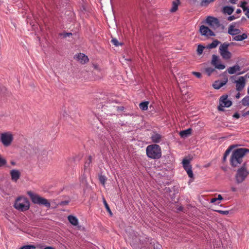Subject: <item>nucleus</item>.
Returning a JSON list of instances; mask_svg holds the SVG:
<instances>
[{
  "label": "nucleus",
  "instance_id": "nucleus-1",
  "mask_svg": "<svg viewBox=\"0 0 249 249\" xmlns=\"http://www.w3.org/2000/svg\"><path fill=\"white\" fill-rule=\"evenodd\" d=\"M247 152H249V149L245 148L234 150L230 158L231 165L234 167L239 166L243 162V158Z\"/></svg>",
  "mask_w": 249,
  "mask_h": 249
},
{
  "label": "nucleus",
  "instance_id": "nucleus-2",
  "mask_svg": "<svg viewBox=\"0 0 249 249\" xmlns=\"http://www.w3.org/2000/svg\"><path fill=\"white\" fill-rule=\"evenodd\" d=\"M146 152L147 157L151 159H159L161 157V150L158 144H151L147 146Z\"/></svg>",
  "mask_w": 249,
  "mask_h": 249
},
{
  "label": "nucleus",
  "instance_id": "nucleus-3",
  "mask_svg": "<svg viewBox=\"0 0 249 249\" xmlns=\"http://www.w3.org/2000/svg\"><path fill=\"white\" fill-rule=\"evenodd\" d=\"M30 207V203L28 199L24 196L18 197L15 200L14 207L17 210L25 212L28 210Z\"/></svg>",
  "mask_w": 249,
  "mask_h": 249
},
{
  "label": "nucleus",
  "instance_id": "nucleus-4",
  "mask_svg": "<svg viewBox=\"0 0 249 249\" xmlns=\"http://www.w3.org/2000/svg\"><path fill=\"white\" fill-rule=\"evenodd\" d=\"M249 175V171L247 169V163L244 162L242 166L239 168L235 175V181L237 184L242 183Z\"/></svg>",
  "mask_w": 249,
  "mask_h": 249
},
{
  "label": "nucleus",
  "instance_id": "nucleus-5",
  "mask_svg": "<svg viewBox=\"0 0 249 249\" xmlns=\"http://www.w3.org/2000/svg\"><path fill=\"white\" fill-rule=\"evenodd\" d=\"M27 194L30 197L33 203L44 205L48 208L51 207V204L47 199L42 197L37 194H34L31 191L28 192Z\"/></svg>",
  "mask_w": 249,
  "mask_h": 249
},
{
  "label": "nucleus",
  "instance_id": "nucleus-6",
  "mask_svg": "<svg viewBox=\"0 0 249 249\" xmlns=\"http://www.w3.org/2000/svg\"><path fill=\"white\" fill-rule=\"evenodd\" d=\"M230 45V43L224 42L219 47V53L224 59H230L232 56L231 53L228 51Z\"/></svg>",
  "mask_w": 249,
  "mask_h": 249
},
{
  "label": "nucleus",
  "instance_id": "nucleus-7",
  "mask_svg": "<svg viewBox=\"0 0 249 249\" xmlns=\"http://www.w3.org/2000/svg\"><path fill=\"white\" fill-rule=\"evenodd\" d=\"M0 138L1 143L5 147L10 146L14 139L13 135L10 132L1 133Z\"/></svg>",
  "mask_w": 249,
  "mask_h": 249
},
{
  "label": "nucleus",
  "instance_id": "nucleus-8",
  "mask_svg": "<svg viewBox=\"0 0 249 249\" xmlns=\"http://www.w3.org/2000/svg\"><path fill=\"white\" fill-rule=\"evenodd\" d=\"M220 105L218 107V109L219 111H223L224 110V107H229L232 105V102L231 100L228 99L227 95H223L220 98Z\"/></svg>",
  "mask_w": 249,
  "mask_h": 249
},
{
  "label": "nucleus",
  "instance_id": "nucleus-9",
  "mask_svg": "<svg viewBox=\"0 0 249 249\" xmlns=\"http://www.w3.org/2000/svg\"><path fill=\"white\" fill-rule=\"evenodd\" d=\"M206 22L214 30L218 28L220 26L219 20L217 18L213 17H208L206 18Z\"/></svg>",
  "mask_w": 249,
  "mask_h": 249
},
{
  "label": "nucleus",
  "instance_id": "nucleus-10",
  "mask_svg": "<svg viewBox=\"0 0 249 249\" xmlns=\"http://www.w3.org/2000/svg\"><path fill=\"white\" fill-rule=\"evenodd\" d=\"M183 167L190 178H193L194 174L192 170V166L190 164V160L184 159L182 160Z\"/></svg>",
  "mask_w": 249,
  "mask_h": 249
},
{
  "label": "nucleus",
  "instance_id": "nucleus-11",
  "mask_svg": "<svg viewBox=\"0 0 249 249\" xmlns=\"http://www.w3.org/2000/svg\"><path fill=\"white\" fill-rule=\"evenodd\" d=\"M219 59L218 57L215 55L213 54L212 55V59L211 61V64L212 65L215 67L216 69L219 70H223L225 68V66L223 64H219Z\"/></svg>",
  "mask_w": 249,
  "mask_h": 249
},
{
  "label": "nucleus",
  "instance_id": "nucleus-12",
  "mask_svg": "<svg viewBox=\"0 0 249 249\" xmlns=\"http://www.w3.org/2000/svg\"><path fill=\"white\" fill-rule=\"evenodd\" d=\"M236 83V89L238 91H241L245 86L246 79L244 76H241L237 80L235 81Z\"/></svg>",
  "mask_w": 249,
  "mask_h": 249
},
{
  "label": "nucleus",
  "instance_id": "nucleus-13",
  "mask_svg": "<svg viewBox=\"0 0 249 249\" xmlns=\"http://www.w3.org/2000/svg\"><path fill=\"white\" fill-rule=\"evenodd\" d=\"M199 31L202 35L206 36H214V33L210 30L208 27L204 25H201L200 27Z\"/></svg>",
  "mask_w": 249,
  "mask_h": 249
},
{
  "label": "nucleus",
  "instance_id": "nucleus-14",
  "mask_svg": "<svg viewBox=\"0 0 249 249\" xmlns=\"http://www.w3.org/2000/svg\"><path fill=\"white\" fill-rule=\"evenodd\" d=\"M74 58L82 64H85L89 61L88 57L83 53L75 54Z\"/></svg>",
  "mask_w": 249,
  "mask_h": 249
},
{
  "label": "nucleus",
  "instance_id": "nucleus-15",
  "mask_svg": "<svg viewBox=\"0 0 249 249\" xmlns=\"http://www.w3.org/2000/svg\"><path fill=\"white\" fill-rule=\"evenodd\" d=\"M10 174L11 177V179L15 182H17L20 177V173L18 170H12L10 171Z\"/></svg>",
  "mask_w": 249,
  "mask_h": 249
},
{
  "label": "nucleus",
  "instance_id": "nucleus-16",
  "mask_svg": "<svg viewBox=\"0 0 249 249\" xmlns=\"http://www.w3.org/2000/svg\"><path fill=\"white\" fill-rule=\"evenodd\" d=\"M228 81L227 78L224 81H216L213 84V86L215 89H218L225 85Z\"/></svg>",
  "mask_w": 249,
  "mask_h": 249
},
{
  "label": "nucleus",
  "instance_id": "nucleus-17",
  "mask_svg": "<svg viewBox=\"0 0 249 249\" xmlns=\"http://www.w3.org/2000/svg\"><path fill=\"white\" fill-rule=\"evenodd\" d=\"M241 70V67L238 65H235L232 67H229L227 71L230 74L235 73L237 71Z\"/></svg>",
  "mask_w": 249,
  "mask_h": 249
},
{
  "label": "nucleus",
  "instance_id": "nucleus-18",
  "mask_svg": "<svg viewBox=\"0 0 249 249\" xmlns=\"http://www.w3.org/2000/svg\"><path fill=\"white\" fill-rule=\"evenodd\" d=\"M228 33L232 36L236 35L240 33V30L238 29L234 28L233 25H230L228 28Z\"/></svg>",
  "mask_w": 249,
  "mask_h": 249
},
{
  "label": "nucleus",
  "instance_id": "nucleus-19",
  "mask_svg": "<svg viewBox=\"0 0 249 249\" xmlns=\"http://www.w3.org/2000/svg\"><path fill=\"white\" fill-rule=\"evenodd\" d=\"M152 142L154 143H159L161 140V136L157 133H154L151 136Z\"/></svg>",
  "mask_w": 249,
  "mask_h": 249
},
{
  "label": "nucleus",
  "instance_id": "nucleus-20",
  "mask_svg": "<svg viewBox=\"0 0 249 249\" xmlns=\"http://www.w3.org/2000/svg\"><path fill=\"white\" fill-rule=\"evenodd\" d=\"M192 130L191 128H188L186 130L181 131L179 132V135L181 138H186L191 134Z\"/></svg>",
  "mask_w": 249,
  "mask_h": 249
},
{
  "label": "nucleus",
  "instance_id": "nucleus-21",
  "mask_svg": "<svg viewBox=\"0 0 249 249\" xmlns=\"http://www.w3.org/2000/svg\"><path fill=\"white\" fill-rule=\"evenodd\" d=\"M68 219L70 223L73 226H77L78 224V219L74 216L70 215L68 216Z\"/></svg>",
  "mask_w": 249,
  "mask_h": 249
},
{
  "label": "nucleus",
  "instance_id": "nucleus-22",
  "mask_svg": "<svg viewBox=\"0 0 249 249\" xmlns=\"http://www.w3.org/2000/svg\"><path fill=\"white\" fill-rule=\"evenodd\" d=\"M180 4L179 0H175L172 2V7L170 9L171 12H175L178 9V6Z\"/></svg>",
  "mask_w": 249,
  "mask_h": 249
},
{
  "label": "nucleus",
  "instance_id": "nucleus-23",
  "mask_svg": "<svg viewBox=\"0 0 249 249\" xmlns=\"http://www.w3.org/2000/svg\"><path fill=\"white\" fill-rule=\"evenodd\" d=\"M247 38V35L246 34H243L241 35H236V36L233 38V40L235 41H242Z\"/></svg>",
  "mask_w": 249,
  "mask_h": 249
},
{
  "label": "nucleus",
  "instance_id": "nucleus-24",
  "mask_svg": "<svg viewBox=\"0 0 249 249\" xmlns=\"http://www.w3.org/2000/svg\"><path fill=\"white\" fill-rule=\"evenodd\" d=\"M223 12L224 13H226L229 15H230L233 12V9L230 6H225L223 9Z\"/></svg>",
  "mask_w": 249,
  "mask_h": 249
},
{
  "label": "nucleus",
  "instance_id": "nucleus-25",
  "mask_svg": "<svg viewBox=\"0 0 249 249\" xmlns=\"http://www.w3.org/2000/svg\"><path fill=\"white\" fill-rule=\"evenodd\" d=\"M148 102H143L139 104V107L142 110H146L148 109Z\"/></svg>",
  "mask_w": 249,
  "mask_h": 249
},
{
  "label": "nucleus",
  "instance_id": "nucleus-26",
  "mask_svg": "<svg viewBox=\"0 0 249 249\" xmlns=\"http://www.w3.org/2000/svg\"><path fill=\"white\" fill-rule=\"evenodd\" d=\"M219 43L220 42L218 40H214L208 46V48L209 49L215 48Z\"/></svg>",
  "mask_w": 249,
  "mask_h": 249
},
{
  "label": "nucleus",
  "instance_id": "nucleus-27",
  "mask_svg": "<svg viewBox=\"0 0 249 249\" xmlns=\"http://www.w3.org/2000/svg\"><path fill=\"white\" fill-rule=\"evenodd\" d=\"M232 148V146H230L225 151L223 157V161H225L226 160V158L227 156L229 155L230 153Z\"/></svg>",
  "mask_w": 249,
  "mask_h": 249
},
{
  "label": "nucleus",
  "instance_id": "nucleus-28",
  "mask_svg": "<svg viewBox=\"0 0 249 249\" xmlns=\"http://www.w3.org/2000/svg\"><path fill=\"white\" fill-rule=\"evenodd\" d=\"M242 104L244 106H249V96H246L242 100Z\"/></svg>",
  "mask_w": 249,
  "mask_h": 249
},
{
  "label": "nucleus",
  "instance_id": "nucleus-29",
  "mask_svg": "<svg viewBox=\"0 0 249 249\" xmlns=\"http://www.w3.org/2000/svg\"><path fill=\"white\" fill-rule=\"evenodd\" d=\"M205 72L207 73L208 76H210L211 74L215 71V69L212 67H208L205 69Z\"/></svg>",
  "mask_w": 249,
  "mask_h": 249
},
{
  "label": "nucleus",
  "instance_id": "nucleus-30",
  "mask_svg": "<svg viewBox=\"0 0 249 249\" xmlns=\"http://www.w3.org/2000/svg\"><path fill=\"white\" fill-rule=\"evenodd\" d=\"M92 161V157L89 156L88 159L86 160L85 163V168H88L90 164Z\"/></svg>",
  "mask_w": 249,
  "mask_h": 249
},
{
  "label": "nucleus",
  "instance_id": "nucleus-31",
  "mask_svg": "<svg viewBox=\"0 0 249 249\" xmlns=\"http://www.w3.org/2000/svg\"><path fill=\"white\" fill-rule=\"evenodd\" d=\"M204 48L205 47L203 46L198 45L197 49V54L199 55H201L202 53Z\"/></svg>",
  "mask_w": 249,
  "mask_h": 249
},
{
  "label": "nucleus",
  "instance_id": "nucleus-32",
  "mask_svg": "<svg viewBox=\"0 0 249 249\" xmlns=\"http://www.w3.org/2000/svg\"><path fill=\"white\" fill-rule=\"evenodd\" d=\"M214 0H201L200 4L202 6H206L210 3L213 1Z\"/></svg>",
  "mask_w": 249,
  "mask_h": 249
},
{
  "label": "nucleus",
  "instance_id": "nucleus-33",
  "mask_svg": "<svg viewBox=\"0 0 249 249\" xmlns=\"http://www.w3.org/2000/svg\"><path fill=\"white\" fill-rule=\"evenodd\" d=\"M103 202H104V205L107 210V211L110 214H112V213H111V211L109 208V207L108 205V204L107 203V202L106 201V200H105V198L103 199Z\"/></svg>",
  "mask_w": 249,
  "mask_h": 249
},
{
  "label": "nucleus",
  "instance_id": "nucleus-34",
  "mask_svg": "<svg viewBox=\"0 0 249 249\" xmlns=\"http://www.w3.org/2000/svg\"><path fill=\"white\" fill-rule=\"evenodd\" d=\"M6 163V160L0 155V167L5 165Z\"/></svg>",
  "mask_w": 249,
  "mask_h": 249
},
{
  "label": "nucleus",
  "instance_id": "nucleus-35",
  "mask_svg": "<svg viewBox=\"0 0 249 249\" xmlns=\"http://www.w3.org/2000/svg\"><path fill=\"white\" fill-rule=\"evenodd\" d=\"M247 4L248 3L246 1H243L241 3L240 7L243 9L244 11H246V10H247V7L246 6Z\"/></svg>",
  "mask_w": 249,
  "mask_h": 249
},
{
  "label": "nucleus",
  "instance_id": "nucleus-36",
  "mask_svg": "<svg viewBox=\"0 0 249 249\" xmlns=\"http://www.w3.org/2000/svg\"><path fill=\"white\" fill-rule=\"evenodd\" d=\"M36 247L33 245H27L21 247L20 249H35Z\"/></svg>",
  "mask_w": 249,
  "mask_h": 249
},
{
  "label": "nucleus",
  "instance_id": "nucleus-37",
  "mask_svg": "<svg viewBox=\"0 0 249 249\" xmlns=\"http://www.w3.org/2000/svg\"><path fill=\"white\" fill-rule=\"evenodd\" d=\"M99 180L102 184L104 185L106 180V178L104 176H100L99 177Z\"/></svg>",
  "mask_w": 249,
  "mask_h": 249
},
{
  "label": "nucleus",
  "instance_id": "nucleus-38",
  "mask_svg": "<svg viewBox=\"0 0 249 249\" xmlns=\"http://www.w3.org/2000/svg\"><path fill=\"white\" fill-rule=\"evenodd\" d=\"M111 43L114 45L115 46H118L119 45V43L117 39L113 38L111 40Z\"/></svg>",
  "mask_w": 249,
  "mask_h": 249
},
{
  "label": "nucleus",
  "instance_id": "nucleus-39",
  "mask_svg": "<svg viewBox=\"0 0 249 249\" xmlns=\"http://www.w3.org/2000/svg\"><path fill=\"white\" fill-rule=\"evenodd\" d=\"M218 213L222 214H229V212L228 211H222V210H217L216 211Z\"/></svg>",
  "mask_w": 249,
  "mask_h": 249
},
{
  "label": "nucleus",
  "instance_id": "nucleus-40",
  "mask_svg": "<svg viewBox=\"0 0 249 249\" xmlns=\"http://www.w3.org/2000/svg\"><path fill=\"white\" fill-rule=\"evenodd\" d=\"M193 74L195 75L196 77H197V78H201V73L199 72H193Z\"/></svg>",
  "mask_w": 249,
  "mask_h": 249
},
{
  "label": "nucleus",
  "instance_id": "nucleus-41",
  "mask_svg": "<svg viewBox=\"0 0 249 249\" xmlns=\"http://www.w3.org/2000/svg\"><path fill=\"white\" fill-rule=\"evenodd\" d=\"M217 201H218L217 198L216 197H214V198H213L211 199V203H216V204H219L220 202H216Z\"/></svg>",
  "mask_w": 249,
  "mask_h": 249
},
{
  "label": "nucleus",
  "instance_id": "nucleus-42",
  "mask_svg": "<svg viewBox=\"0 0 249 249\" xmlns=\"http://www.w3.org/2000/svg\"><path fill=\"white\" fill-rule=\"evenodd\" d=\"M135 238H133V237H132V240L134 241V242L135 243H138L139 240H140V239L138 237H137L135 234Z\"/></svg>",
  "mask_w": 249,
  "mask_h": 249
},
{
  "label": "nucleus",
  "instance_id": "nucleus-43",
  "mask_svg": "<svg viewBox=\"0 0 249 249\" xmlns=\"http://www.w3.org/2000/svg\"><path fill=\"white\" fill-rule=\"evenodd\" d=\"M235 18H236L234 16H231L228 17V20L229 21H231L235 19Z\"/></svg>",
  "mask_w": 249,
  "mask_h": 249
},
{
  "label": "nucleus",
  "instance_id": "nucleus-44",
  "mask_svg": "<svg viewBox=\"0 0 249 249\" xmlns=\"http://www.w3.org/2000/svg\"><path fill=\"white\" fill-rule=\"evenodd\" d=\"M233 117L236 119H239L240 118V114L236 112L233 114Z\"/></svg>",
  "mask_w": 249,
  "mask_h": 249
},
{
  "label": "nucleus",
  "instance_id": "nucleus-45",
  "mask_svg": "<svg viewBox=\"0 0 249 249\" xmlns=\"http://www.w3.org/2000/svg\"><path fill=\"white\" fill-rule=\"evenodd\" d=\"M72 36V34L71 33H65L64 35H63V36L64 37H67V36Z\"/></svg>",
  "mask_w": 249,
  "mask_h": 249
},
{
  "label": "nucleus",
  "instance_id": "nucleus-46",
  "mask_svg": "<svg viewBox=\"0 0 249 249\" xmlns=\"http://www.w3.org/2000/svg\"><path fill=\"white\" fill-rule=\"evenodd\" d=\"M246 13H245L246 16L249 18V8H247L246 10Z\"/></svg>",
  "mask_w": 249,
  "mask_h": 249
},
{
  "label": "nucleus",
  "instance_id": "nucleus-47",
  "mask_svg": "<svg viewBox=\"0 0 249 249\" xmlns=\"http://www.w3.org/2000/svg\"><path fill=\"white\" fill-rule=\"evenodd\" d=\"M231 190L233 192H235L237 191V188L235 187H231Z\"/></svg>",
  "mask_w": 249,
  "mask_h": 249
},
{
  "label": "nucleus",
  "instance_id": "nucleus-48",
  "mask_svg": "<svg viewBox=\"0 0 249 249\" xmlns=\"http://www.w3.org/2000/svg\"><path fill=\"white\" fill-rule=\"evenodd\" d=\"M218 200H221L223 199V197L221 195H218V197H217Z\"/></svg>",
  "mask_w": 249,
  "mask_h": 249
},
{
  "label": "nucleus",
  "instance_id": "nucleus-49",
  "mask_svg": "<svg viewBox=\"0 0 249 249\" xmlns=\"http://www.w3.org/2000/svg\"><path fill=\"white\" fill-rule=\"evenodd\" d=\"M238 0H230L231 3L235 4Z\"/></svg>",
  "mask_w": 249,
  "mask_h": 249
},
{
  "label": "nucleus",
  "instance_id": "nucleus-50",
  "mask_svg": "<svg viewBox=\"0 0 249 249\" xmlns=\"http://www.w3.org/2000/svg\"><path fill=\"white\" fill-rule=\"evenodd\" d=\"M240 95H241V94H240V93L239 91H238V93H237V94L236 95V98L237 99L239 98L240 97Z\"/></svg>",
  "mask_w": 249,
  "mask_h": 249
},
{
  "label": "nucleus",
  "instance_id": "nucleus-51",
  "mask_svg": "<svg viewBox=\"0 0 249 249\" xmlns=\"http://www.w3.org/2000/svg\"><path fill=\"white\" fill-rule=\"evenodd\" d=\"M236 13L237 14H240V13H241V9H237L236 10Z\"/></svg>",
  "mask_w": 249,
  "mask_h": 249
},
{
  "label": "nucleus",
  "instance_id": "nucleus-52",
  "mask_svg": "<svg viewBox=\"0 0 249 249\" xmlns=\"http://www.w3.org/2000/svg\"><path fill=\"white\" fill-rule=\"evenodd\" d=\"M44 249H54V248H53L52 247L49 246V247H45Z\"/></svg>",
  "mask_w": 249,
  "mask_h": 249
},
{
  "label": "nucleus",
  "instance_id": "nucleus-53",
  "mask_svg": "<svg viewBox=\"0 0 249 249\" xmlns=\"http://www.w3.org/2000/svg\"><path fill=\"white\" fill-rule=\"evenodd\" d=\"M11 164H12V165H15V162H13V161H12V162H11Z\"/></svg>",
  "mask_w": 249,
  "mask_h": 249
},
{
  "label": "nucleus",
  "instance_id": "nucleus-54",
  "mask_svg": "<svg viewBox=\"0 0 249 249\" xmlns=\"http://www.w3.org/2000/svg\"><path fill=\"white\" fill-rule=\"evenodd\" d=\"M243 73H244V72L242 71V72H241L238 73V74H243Z\"/></svg>",
  "mask_w": 249,
  "mask_h": 249
},
{
  "label": "nucleus",
  "instance_id": "nucleus-55",
  "mask_svg": "<svg viewBox=\"0 0 249 249\" xmlns=\"http://www.w3.org/2000/svg\"><path fill=\"white\" fill-rule=\"evenodd\" d=\"M248 93L249 94V87L248 89Z\"/></svg>",
  "mask_w": 249,
  "mask_h": 249
},
{
  "label": "nucleus",
  "instance_id": "nucleus-56",
  "mask_svg": "<svg viewBox=\"0 0 249 249\" xmlns=\"http://www.w3.org/2000/svg\"><path fill=\"white\" fill-rule=\"evenodd\" d=\"M246 114L249 115V110L248 112H246Z\"/></svg>",
  "mask_w": 249,
  "mask_h": 249
},
{
  "label": "nucleus",
  "instance_id": "nucleus-57",
  "mask_svg": "<svg viewBox=\"0 0 249 249\" xmlns=\"http://www.w3.org/2000/svg\"><path fill=\"white\" fill-rule=\"evenodd\" d=\"M231 45H234V43L233 42H232V43H231Z\"/></svg>",
  "mask_w": 249,
  "mask_h": 249
},
{
  "label": "nucleus",
  "instance_id": "nucleus-58",
  "mask_svg": "<svg viewBox=\"0 0 249 249\" xmlns=\"http://www.w3.org/2000/svg\"><path fill=\"white\" fill-rule=\"evenodd\" d=\"M194 0V1H196V0Z\"/></svg>",
  "mask_w": 249,
  "mask_h": 249
}]
</instances>
